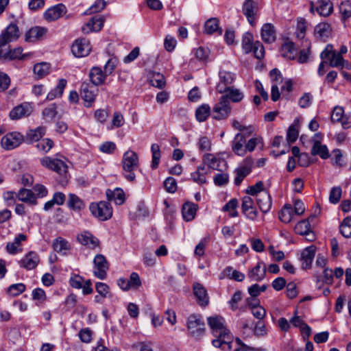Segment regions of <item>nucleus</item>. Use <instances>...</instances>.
I'll list each match as a JSON object with an SVG mask.
<instances>
[{"mask_svg":"<svg viewBox=\"0 0 351 351\" xmlns=\"http://www.w3.org/2000/svg\"><path fill=\"white\" fill-rule=\"evenodd\" d=\"M204 33L206 34H213L218 32L219 35L222 34V29L219 27V21L216 18H211L207 20L204 24Z\"/></svg>","mask_w":351,"mask_h":351,"instance_id":"nucleus-42","label":"nucleus"},{"mask_svg":"<svg viewBox=\"0 0 351 351\" xmlns=\"http://www.w3.org/2000/svg\"><path fill=\"white\" fill-rule=\"evenodd\" d=\"M77 240L81 244L88 245L93 249L97 247L99 243V240L88 232H84L78 235Z\"/></svg>","mask_w":351,"mask_h":351,"instance_id":"nucleus-33","label":"nucleus"},{"mask_svg":"<svg viewBox=\"0 0 351 351\" xmlns=\"http://www.w3.org/2000/svg\"><path fill=\"white\" fill-rule=\"evenodd\" d=\"M311 154L313 156L318 155L322 159H327L330 157L327 146L322 145L320 141L313 139V145L311 149Z\"/></svg>","mask_w":351,"mask_h":351,"instance_id":"nucleus-32","label":"nucleus"},{"mask_svg":"<svg viewBox=\"0 0 351 351\" xmlns=\"http://www.w3.org/2000/svg\"><path fill=\"white\" fill-rule=\"evenodd\" d=\"M150 84L156 88H162L165 86V79L163 75L154 73L149 79Z\"/></svg>","mask_w":351,"mask_h":351,"instance_id":"nucleus-53","label":"nucleus"},{"mask_svg":"<svg viewBox=\"0 0 351 351\" xmlns=\"http://www.w3.org/2000/svg\"><path fill=\"white\" fill-rule=\"evenodd\" d=\"M256 197V202L260 210L264 213H267L271 207V198L267 191H263Z\"/></svg>","mask_w":351,"mask_h":351,"instance_id":"nucleus-27","label":"nucleus"},{"mask_svg":"<svg viewBox=\"0 0 351 351\" xmlns=\"http://www.w3.org/2000/svg\"><path fill=\"white\" fill-rule=\"evenodd\" d=\"M242 12L250 25H254L258 12L257 3L253 0H245L242 5Z\"/></svg>","mask_w":351,"mask_h":351,"instance_id":"nucleus-9","label":"nucleus"},{"mask_svg":"<svg viewBox=\"0 0 351 351\" xmlns=\"http://www.w3.org/2000/svg\"><path fill=\"white\" fill-rule=\"evenodd\" d=\"M40 262L38 254L34 251H31L26 254L23 258H22L19 263L20 267L27 269L31 270L35 269Z\"/></svg>","mask_w":351,"mask_h":351,"instance_id":"nucleus-17","label":"nucleus"},{"mask_svg":"<svg viewBox=\"0 0 351 351\" xmlns=\"http://www.w3.org/2000/svg\"><path fill=\"white\" fill-rule=\"evenodd\" d=\"M151 151L152 153V160L151 167L154 169H156L160 162V146L158 144H152L151 147Z\"/></svg>","mask_w":351,"mask_h":351,"instance_id":"nucleus-52","label":"nucleus"},{"mask_svg":"<svg viewBox=\"0 0 351 351\" xmlns=\"http://www.w3.org/2000/svg\"><path fill=\"white\" fill-rule=\"evenodd\" d=\"M90 46L88 40L80 38L76 40L71 46L73 54L77 58L84 57L89 54Z\"/></svg>","mask_w":351,"mask_h":351,"instance_id":"nucleus-12","label":"nucleus"},{"mask_svg":"<svg viewBox=\"0 0 351 351\" xmlns=\"http://www.w3.org/2000/svg\"><path fill=\"white\" fill-rule=\"evenodd\" d=\"M197 211V205L186 202L182 206V216L185 221H190L193 220L195 216Z\"/></svg>","mask_w":351,"mask_h":351,"instance_id":"nucleus-40","label":"nucleus"},{"mask_svg":"<svg viewBox=\"0 0 351 351\" xmlns=\"http://www.w3.org/2000/svg\"><path fill=\"white\" fill-rule=\"evenodd\" d=\"M41 165L49 169H51L60 175H63L66 172V165L65 163L59 159L51 158L46 156L40 159Z\"/></svg>","mask_w":351,"mask_h":351,"instance_id":"nucleus-10","label":"nucleus"},{"mask_svg":"<svg viewBox=\"0 0 351 351\" xmlns=\"http://www.w3.org/2000/svg\"><path fill=\"white\" fill-rule=\"evenodd\" d=\"M89 77L93 85L97 86L103 84L106 79V75L101 68L93 67L89 72Z\"/></svg>","mask_w":351,"mask_h":351,"instance_id":"nucleus-28","label":"nucleus"},{"mask_svg":"<svg viewBox=\"0 0 351 351\" xmlns=\"http://www.w3.org/2000/svg\"><path fill=\"white\" fill-rule=\"evenodd\" d=\"M339 11L341 14L342 19L346 20L351 16V1H343L339 5Z\"/></svg>","mask_w":351,"mask_h":351,"instance_id":"nucleus-58","label":"nucleus"},{"mask_svg":"<svg viewBox=\"0 0 351 351\" xmlns=\"http://www.w3.org/2000/svg\"><path fill=\"white\" fill-rule=\"evenodd\" d=\"M261 37L266 43H272L276 40V30L271 23H265L261 28Z\"/></svg>","mask_w":351,"mask_h":351,"instance_id":"nucleus-30","label":"nucleus"},{"mask_svg":"<svg viewBox=\"0 0 351 351\" xmlns=\"http://www.w3.org/2000/svg\"><path fill=\"white\" fill-rule=\"evenodd\" d=\"M19 36L18 26L14 23H10L0 35V46H4L8 43L17 40Z\"/></svg>","mask_w":351,"mask_h":351,"instance_id":"nucleus-11","label":"nucleus"},{"mask_svg":"<svg viewBox=\"0 0 351 351\" xmlns=\"http://www.w3.org/2000/svg\"><path fill=\"white\" fill-rule=\"evenodd\" d=\"M53 250L60 253L64 250H67L69 249V245L68 242L62 237L57 238L53 243Z\"/></svg>","mask_w":351,"mask_h":351,"instance_id":"nucleus-56","label":"nucleus"},{"mask_svg":"<svg viewBox=\"0 0 351 351\" xmlns=\"http://www.w3.org/2000/svg\"><path fill=\"white\" fill-rule=\"evenodd\" d=\"M193 293L200 306H205L208 304L209 298L206 289L199 283L193 285Z\"/></svg>","mask_w":351,"mask_h":351,"instance_id":"nucleus-24","label":"nucleus"},{"mask_svg":"<svg viewBox=\"0 0 351 351\" xmlns=\"http://www.w3.org/2000/svg\"><path fill=\"white\" fill-rule=\"evenodd\" d=\"M138 156L136 152L128 150L124 153L122 159V167L124 177L130 182L136 178L134 170L138 167Z\"/></svg>","mask_w":351,"mask_h":351,"instance_id":"nucleus-2","label":"nucleus"},{"mask_svg":"<svg viewBox=\"0 0 351 351\" xmlns=\"http://www.w3.org/2000/svg\"><path fill=\"white\" fill-rule=\"evenodd\" d=\"M57 113V106L56 104H51L43 110L42 114L46 121L51 122L56 117Z\"/></svg>","mask_w":351,"mask_h":351,"instance_id":"nucleus-49","label":"nucleus"},{"mask_svg":"<svg viewBox=\"0 0 351 351\" xmlns=\"http://www.w3.org/2000/svg\"><path fill=\"white\" fill-rule=\"evenodd\" d=\"M32 112V108L28 103H23L14 107L10 112L11 119L16 120L28 117Z\"/></svg>","mask_w":351,"mask_h":351,"instance_id":"nucleus-19","label":"nucleus"},{"mask_svg":"<svg viewBox=\"0 0 351 351\" xmlns=\"http://www.w3.org/2000/svg\"><path fill=\"white\" fill-rule=\"evenodd\" d=\"M208 324L212 330L213 335L217 339L212 341V344L216 348L230 350L232 337L230 331L224 326V319L221 317L215 316L208 318Z\"/></svg>","mask_w":351,"mask_h":351,"instance_id":"nucleus-1","label":"nucleus"},{"mask_svg":"<svg viewBox=\"0 0 351 351\" xmlns=\"http://www.w3.org/2000/svg\"><path fill=\"white\" fill-rule=\"evenodd\" d=\"M219 82L216 86L217 90L223 93H225L230 85H231L235 80V74L225 70H220L219 72Z\"/></svg>","mask_w":351,"mask_h":351,"instance_id":"nucleus-13","label":"nucleus"},{"mask_svg":"<svg viewBox=\"0 0 351 351\" xmlns=\"http://www.w3.org/2000/svg\"><path fill=\"white\" fill-rule=\"evenodd\" d=\"M242 212L250 219L255 220L258 216V212L254 207V200L250 196H244L242 198Z\"/></svg>","mask_w":351,"mask_h":351,"instance_id":"nucleus-18","label":"nucleus"},{"mask_svg":"<svg viewBox=\"0 0 351 351\" xmlns=\"http://www.w3.org/2000/svg\"><path fill=\"white\" fill-rule=\"evenodd\" d=\"M340 232L346 238L351 237V218L346 217L343 219L340 225Z\"/></svg>","mask_w":351,"mask_h":351,"instance_id":"nucleus-55","label":"nucleus"},{"mask_svg":"<svg viewBox=\"0 0 351 351\" xmlns=\"http://www.w3.org/2000/svg\"><path fill=\"white\" fill-rule=\"evenodd\" d=\"M317 4L316 10L319 15L328 16L332 13L333 5L330 0H320L317 2Z\"/></svg>","mask_w":351,"mask_h":351,"instance_id":"nucleus-41","label":"nucleus"},{"mask_svg":"<svg viewBox=\"0 0 351 351\" xmlns=\"http://www.w3.org/2000/svg\"><path fill=\"white\" fill-rule=\"evenodd\" d=\"M231 111L230 101L227 96H221L219 101L213 108L212 116L215 119L221 120L226 119Z\"/></svg>","mask_w":351,"mask_h":351,"instance_id":"nucleus-5","label":"nucleus"},{"mask_svg":"<svg viewBox=\"0 0 351 351\" xmlns=\"http://www.w3.org/2000/svg\"><path fill=\"white\" fill-rule=\"evenodd\" d=\"M32 298L36 300V305L43 303L46 299V293L45 291L41 288H36L32 291Z\"/></svg>","mask_w":351,"mask_h":351,"instance_id":"nucleus-61","label":"nucleus"},{"mask_svg":"<svg viewBox=\"0 0 351 351\" xmlns=\"http://www.w3.org/2000/svg\"><path fill=\"white\" fill-rule=\"evenodd\" d=\"M316 247L314 245L304 249L301 253L302 267L304 269H309L311 267L315 255Z\"/></svg>","mask_w":351,"mask_h":351,"instance_id":"nucleus-23","label":"nucleus"},{"mask_svg":"<svg viewBox=\"0 0 351 351\" xmlns=\"http://www.w3.org/2000/svg\"><path fill=\"white\" fill-rule=\"evenodd\" d=\"M226 94L223 96L228 97V101H230L231 100L233 102H239L240 101L243 97V95L241 92L239 91L238 89H234L232 88H228L227 90L226 91Z\"/></svg>","mask_w":351,"mask_h":351,"instance_id":"nucleus-54","label":"nucleus"},{"mask_svg":"<svg viewBox=\"0 0 351 351\" xmlns=\"http://www.w3.org/2000/svg\"><path fill=\"white\" fill-rule=\"evenodd\" d=\"M18 199L23 202L29 203L32 205L37 204L35 194L29 189H21L17 194Z\"/></svg>","mask_w":351,"mask_h":351,"instance_id":"nucleus-36","label":"nucleus"},{"mask_svg":"<svg viewBox=\"0 0 351 351\" xmlns=\"http://www.w3.org/2000/svg\"><path fill=\"white\" fill-rule=\"evenodd\" d=\"M281 56L288 60H293L297 55V49L293 42L285 40L280 47Z\"/></svg>","mask_w":351,"mask_h":351,"instance_id":"nucleus-25","label":"nucleus"},{"mask_svg":"<svg viewBox=\"0 0 351 351\" xmlns=\"http://www.w3.org/2000/svg\"><path fill=\"white\" fill-rule=\"evenodd\" d=\"M47 32V29L36 26L29 29L25 36L26 42L32 43L40 39Z\"/></svg>","mask_w":351,"mask_h":351,"instance_id":"nucleus-31","label":"nucleus"},{"mask_svg":"<svg viewBox=\"0 0 351 351\" xmlns=\"http://www.w3.org/2000/svg\"><path fill=\"white\" fill-rule=\"evenodd\" d=\"M89 209L92 215L101 221H106L112 216V208L108 202L91 203Z\"/></svg>","mask_w":351,"mask_h":351,"instance_id":"nucleus-3","label":"nucleus"},{"mask_svg":"<svg viewBox=\"0 0 351 351\" xmlns=\"http://www.w3.org/2000/svg\"><path fill=\"white\" fill-rule=\"evenodd\" d=\"M203 164L207 165L208 168L214 170L222 171L223 169L226 167V161L220 158L216 157L213 154H205L202 157Z\"/></svg>","mask_w":351,"mask_h":351,"instance_id":"nucleus-16","label":"nucleus"},{"mask_svg":"<svg viewBox=\"0 0 351 351\" xmlns=\"http://www.w3.org/2000/svg\"><path fill=\"white\" fill-rule=\"evenodd\" d=\"M207 174V170L204 165H201L197 167L195 171L191 174V178L193 182L197 184H205L206 182V175Z\"/></svg>","mask_w":351,"mask_h":351,"instance_id":"nucleus-39","label":"nucleus"},{"mask_svg":"<svg viewBox=\"0 0 351 351\" xmlns=\"http://www.w3.org/2000/svg\"><path fill=\"white\" fill-rule=\"evenodd\" d=\"M106 196L108 200H114L117 205H121L125 202V193L121 189H116L114 191L107 190Z\"/></svg>","mask_w":351,"mask_h":351,"instance_id":"nucleus-37","label":"nucleus"},{"mask_svg":"<svg viewBox=\"0 0 351 351\" xmlns=\"http://www.w3.org/2000/svg\"><path fill=\"white\" fill-rule=\"evenodd\" d=\"M330 25L326 23H321L315 27V35L322 39L329 37L330 34Z\"/></svg>","mask_w":351,"mask_h":351,"instance_id":"nucleus-44","label":"nucleus"},{"mask_svg":"<svg viewBox=\"0 0 351 351\" xmlns=\"http://www.w3.org/2000/svg\"><path fill=\"white\" fill-rule=\"evenodd\" d=\"M254 43L253 36L249 32L245 33L242 38V49L245 53L252 51Z\"/></svg>","mask_w":351,"mask_h":351,"instance_id":"nucleus-46","label":"nucleus"},{"mask_svg":"<svg viewBox=\"0 0 351 351\" xmlns=\"http://www.w3.org/2000/svg\"><path fill=\"white\" fill-rule=\"evenodd\" d=\"M253 160L252 158H246L244 159L243 164L235 169L236 177L234 178V184L237 186L240 185L243 179L250 173Z\"/></svg>","mask_w":351,"mask_h":351,"instance_id":"nucleus-14","label":"nucleus"},{"mask_svg":"<svg viewBox=\"0 0 351 351\" xmlns=\"http://www.w3.org/2000/svg\"><path fill=\"white\" fill-rule=\"evenodd\" d=\"M341 189L339 186L332 188L330 195H329V201L332 204H337L341 196Z\"/></svg>","mask_w":351,"mask_h":351,"instance_id":"nucleus-62","label":"nucleus"},{"mask_svg":"<svg viewBox=\"0 0 351 351\" xmlns=\"http://www.w3.org/2000/svg\"><path fill=\"white\" fill-rule=\"evenodd\" d=\"M104 25V20L99 16H93L84 26L82 27V32L88 34L91 32L99 31Z\"/></svg>","mask_w":351,"mask_h":351,"instance_id":"nucleus-29","label":"nucleus"},{"mask_svg":"<svg viewBox=\"0 0 351 351\" xmlns=\"http://www.w3.org/2000/svg\"><path fill=\"white\" fill-rule=\"evenodd\" d=\"M293 216V210L291 204H286L279 213V219L284 223H289Z\"/></svg>","mask_w":351,"mask_h":351,"instance_id":"nucleus-45","label":"nucleus"},{"mask_svg":"<svg viewBox=\"0 0 351 351\" xmlns=\"http://www.w3.org/2000/svg\"><path fill=\"white\" fill-rule=\"evenodd\" d=\"M257 59H262L265 55V49L263 44L259 41L254 43L252 51Z\"/></svg>","mask_w":351,"mask_h":351,"instance_id":"nucleus-64","label":"nucleus"},{"mask_svg":"<svg viewBox=\"0 0 351 351\" xmlns=\"http://www.w3.org/2000/svg\"><path fill=\"white\" fill-rule=\"evenodd\" d=\"M99 92L98 88L88 82H84L81 84L80 95L82 99L85 102L86 107L91 106L92 104L95 101V97Z\"/></svg>","mask_w":351,"mask_h":351,"instance_id":"nucleus-6","label":"nucleus"},{"mask_svg":"<svg viewBox=\"0 0 351 351\" xmlns=\"http://www.w3.org/2000/svg\"><path fill=\"white\" fill-rule=\"evenodd\" d=\"M189 335L195 338L202 337L205 332V323L199 315H191L187 319Z\"/></svg>","mask_w":351,"mask_h":351,"instance_id":"nucleus-4","label":"nucleus"},{"mask_svg":"<svg viewBox=\"0 0 351 351\" xmlns=\"http://www.w3.org/2000/svg\"><path fill=\"white\" fill-rule=\"evenodd\" d=\"M311 226L308 221H302L298 223L295 227V231L300 235H306L311 230Z\"/></svg>","mask_w":351,"mask_h":351,"instance_id":"nucleus-59","label":"nucleus"},{"mask_svg":"<svg viewBox=\"0 0 351 351\" xmlns=\"http://www.w3.org/2000/svg\"><path fill=\"white\" fill-rule=\"evenodd\" d=\"M94 276L99 279L104 280L107 276L108 263L106 257L102 254L95 256L94 260Z\"/></svg>","mask_w":351,"mask_h":351,"instance_id":"nucleus-8","label":"nucleus"},{"mask_svg":"<svg viewBox=\"0 0 351 351\" xmlns=\"http://www.w3.org/2000/svg\"><path fill=\"white\" fill-rule=\"evenodd\" d=\"M210 113V108L208 104H203L198 107L195 112V116L198 121H204Z\"/></svg>","mask_w":351,"mask_h":351,"instance_id":"nucleus-50","label":"nucleus"},{"mask_svg":"<svg viewBox=\"0 0 351 351\" xmlns=\"http://www.w3.org/2000/svg\"><path fill=\"white\" fill-rule=\"evenodd\" d=\"M50 70V66L48 63L41 62L34 65V73L38 78H43L46 76Z\"/></svg>","mask_w":351,"mask_h":351,"instance_id":"nucleus-47","label":"nucleus"},{"mask_svg":"<svg viewBox=\"0 0 351 351\" xmlns=\"http://www.w3.org/2000/svg\"><path fill=\"white\" fill-rule=\"evenodd\" d=\"M23 136L19 132H12L4 136L1 139L2 147L7 149H13L21 145Z\"/></svg>","mask_w":351,"mask_h":351,"instance_id":"nucleus-15","label":"nucleus"},{"mask_svg":"<svg viewBox=\"0 0 351 351\" xmlns=\"http://www.w3.org/2000/svg\"><path fill=\"white\" fill-rule=\"evenodd\" d=\"M23 49L21 47H17L14 49H11L9 51L3 53V58L5 60H25L29 57L31 53H23Z\"/></svg>","mask_w":351,"mask_h":351,"instance_id":"nucleus-35","label":"nucleus"},{"mask_svg":"<svg viewBox=\"0 0 351 351\" xmlns=\"http://www.w3.org/2000/svg\"><path fill=\"white\" fill-rule=\"evenodd\" d=\"M68 207L75 211H80L85 207L84 202L76 195L69 193L67 201Z\"/></svg>","mask_w":351,"mask_h":351,"instance_id":"nucleus-38","label":"nucleus"},{"mask_svg":"<svg viewBox=\"0 0 351 351\" xmlns=\"http://www.w3.org/2000/svg\"><path fill=\"white\" fill-rule=\"evenodd\" d=\"M347 61H345L340 53L335 51L330 60H329V65L331 67H336L343 69L345 66V64H347Z\"/></svg>","mask_w":351,"mask_h":351,"instance_id":"nucleus-51","label":"nucleus"},{"mask_svg":"<svg viewBox=\"0 0 351 351\" xmlns=\"http://www.w3.org/2000/svg\"><path fill=\"white\" fill-rule=\"evenodd\" d=\"M25 290V286L23 283H17L10 285L8 289V293L11 296H17Z\"/></svg>","mask_w":351,"mask_h":351,"instance_id":"nucleus-60","label":"nucleus"},{"mask_svg":"<svg viewBox=\"0 0 351 351\" xmlns=\"http://www.w3.org/2000/svg\"><path fill=\"white\" fill-rule=\"evenodd\" d=\"M53 141L48 138H43L37 142L36 147L43 154H46L53 147Z\"/></svg>","mask_w":351,"mask_h":351,"instance_id":"nucleus-48","label":"nucleus"},{"mask_svg":"<svg viewBox=\"0 0 351 351\" xmlns=\"http://www.w3.org/2000/svg\"><path fill=\"white\" fill-rule=\"evenodd\" d=\"M267 267L265 263L258 262L248 272V277L254 281H261L265 277Z\"/></svg>","mask_w":351,"mask_h":351,"instance_id":"nucleus-22","label":"nucleus"},{"mask_svg":"<svg viewBox=\"0 0 351 351\" xmlns=\"http://www.w3.org/2000/svg\"><path fill=\"white\" fill-rule=\"evenodd\" d=\"M27 239V236L24 234H19L15 237L14 242L8 243L6 245V250L8 253L11 254H16L21 252L20 245L22 241H25Z\"/></svg>","mask_w":351,"mask_h":351,"instance_id":"nucleus-34","label":"nucleus"},{"mask_svg":"<svg viewBox=\"0 0 351 351\" xmlns=\"http://www.w3.org/2000/svg\"><path fill=\"white\" fill-rule=\"evenodd\" d=\"M66 80L64 79H60L58 82L57 86L51 90L47 95V99L53 100L56 97L62 96L64 89L66 86Z\"/></svg>","mask_w":351,"mask_h":351,"instance_id":"nucleus-43","label":"nucleus"},{"mask_svg":"<svg viewBox=\"0 0 351 351\" xmlns=\"http://www.w3.org/2000/svg\"><path fill=\"white\" fill-rule=\"evenodd\" d=\"M69 285L74 289H82L84 295L90 294L93 291V289L91 287V280H87L85 281L84 278L78 274H73L71 276L69 279Z\"/></svg>","mask_w":351,"mask_h":351,"instance_id":"nucleus-7","label":"nucleus"},{"mask_svg":"<svg viewBox=\"0 0 351 351\" xmlns=\"http://www.w3.org/2000/svg\"><path fill=\"white\" fill-rule=\"evenodd\" d=\"M245 143V134L237 133L232 142L233 152L238 156H243L246 154Z\"/></svg>","mask_w":351,"mask_h":351,"instance_id":"nucleus-20","label":"nucleus"},{"mask_svg":"<svg viewBox=\"0 0 351 351\" xmlns=\"http://www.w3.org/2000/svg\"><path fill=\"white\" fill-rule=\"evenodd\" d=\"M197 147L201 152L210 151L211 149V142L208 137L202 136L199 139Z\"/></svg>","mask_w":351,"mask_h":351,"instance_id":"nucleus-63","label":"nucleus"},{"mask_svg":"<svg viewBox=\"0 0 351 351\" xmlns=\"http://www.w3.org/2000/svg\"><path fill=\"white\" fill-rule=\"evenodd\" d=\"M66 12L64 5L59 3L52 8L47 9L44 13V18L48 21H53L58 19Z\"/></svg>","mask_w":351,"mask_h":351,"instance_id":"nucleus-21","label":"nucleus"},{"mask_svg":"<svg viewBox=\"0 0 351 351\" xmlns=\"http://www.w3.org/2000/svg\"><path fill=\"white\" fill-rule=\"evenodd\" d=\"M46 129L45 127L40 126L33 130L27 131L24 141L27 143H33L38 142L45 134Z\"/></svg>","mask_w":351,"mask_h":351,"instance_id":"nucleus-26","label":"nucleus"},{"mask_svg":"<svg viewBox=\"0 0 351 351\" xmlns=\"http://www.w3.org/2000/svg\"><path fill=\"white\" fill-rule=\"evenodd\" d=\"M263 191H266L264 189V184L262 181L256 182L253 186H250L246 190V193L247 194L253 196H257L260 193H263Z\"/></svg>","mask_w":351,"mask_h":351,"instance_id":"nucleus-57","label":"nucleus"}]
</instances>
